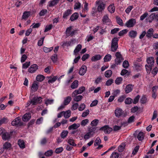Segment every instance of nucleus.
Masks as SVG:
<instances>
[{"instance_id": "60", "label": "nucleus", "mask_w": 158, "mask_h": 158, "mask_svg": "<svg viewBox=\"0 0 158 158\" xmlns=\"http://www.w3.org/2000/svg\"><path fill=\"white\" fill-rule=\"evenodd\" d=\"M135 118V117L133 115L130 117L127 120L128 123H130L133 122L134 121Z\"/></svg>"}, {"instance_id": "27", "label": "nucleus", "mask_w": 158, "mask_h": 158, "mask_svg": "<svg viewBox=\"0 0 158 158\" xmlns=\"http://www.w3.org/2000/svg\"><path fill=\"white\" fill-rule=\"evenodd\" d=\"M102 21L104 24L109 22L110 21V19L109 18L107 15H104L102 19Z\"/></svg>"}, {"instance_id": "7", "label": "nucleus", "mask_w": 158, "mask_h": 158, "mask_svg": "<svg viewBox=\"0 0 158 158\" xmlns=\"http://www.w3.org/2000/svg\"><path fill=\"white\" fill-rule=\"evenodd\" d=\"M96 3L99 4L97 8L98 11L99 12H102L105 9V7L106 4L103 2H96Z\"/></svg>"}, {"instance_id": "15", "label": "nucleus", "mask_w": 158, "mask_h": 158, "mask_svg": "<svg viewBox=\"0 0 158 158\" xmlns=\"http://www.w3.org/2000/svg\"><path fill=\"white\" fill-rule=\"evenodd\" d=\"M154 32L153 29L151 28L149 29L146 34V37L148 38H151L153 35Z\"/></svg>"}, {"instance_id": "31", "label": "nucleus", "mask_w": 158, "mask_h": 158, "mask_svg": "<svg viewBox=\"0 0 158 158\" xmlns=\"http://www.w3.org/2000/svg\"><path fill=\"white\" fill-rule=\"evenodd\" d=\"M72 98L71 97L68 96L65 98L64 100V103L65 105H68L71 101Z\"/></svg>"}, {"instance_id": "36", "label": "nucleus", "mask_w": 158, "mask_h": 158, "mask_svg": "<svg viewBox=\"0 0 158 158\" xmlns=\"http://www.w3.org/2000/svg\"><path fill=\"white\" fill-rule=\"evenodd\" d=\"M48 78H50V79H49L48 81V83L50 84V83H52L55 82L57 80V77L56 76L52 78H51V77L50 76V77H48Z\"/></svg>"}, {"instance_id": "22", "label": "nucleus", "mask_w": 158, "mask_h": 158, "mask_svg": "<svg viewBox=\"0 0 158 158\" xmlns=\"http://www.w3.org/2000/svg\"><path fill=\"white\" fill-rule=\"evenodd\" d=\"M102 58V56L99 54L93 56L91 59L92 61H95L100 60Z\"/></svg>"}, {"instance_id": "32", "label": "nucleus", "mask_w": 158, "mask_h": 158, "mask_svg": "<svg viewBox=\"0 0 158 158\" xmlns=\"http://www.w3.org/2000/svg\"><path fill=\"white\" fill-rule=\"evenodd\" d=\"M115 7L114 5H110L108 8V11L111 13H113L115 10Z\"/></svg>"}, {"instance_id": "64", "label": "nucleus", "mask_w": 158, "mask_h": 158, "mask_svg": "<svg viewBox=\"0 0 158 158\" xmlns=\"http://www.w3.org/2000/svg\"><path fill=\"white\" fill-rule=\"evenodd\" d=\"M126 98V96L125 95H122L118 99V101L119 102H121L124 101Z\"/></svg>"}, {"instance_id": "13", "label": "nucleus", "mask_w": 158, "mask_h": 158, "mask_svg": "<svg viewBox=\"0 0 158 158\" xmlns=\"http://www.w3.org/2000/svg\"><path fill=\"white\" fill-rule=\"evenodd\" d=\"M87 70V67L85 65H82L80 68L79 74L81 75H83L85 73Z\"/></svg>"}, {"instance_id": "47", "label": "nucleus", "mask_w": 158, "mask_h": 158, "mask_svg": "<svg viewBox=\"0 0 158 158\" xmlns=\"http://www.w3.org/2000/svg\"><path fill=\"white\" fill-rule=\"evenodd\" d=\"M101 143V141L99 137H97L95 141L94 145L95 146H97Z\"/></svg>"}, {"instance_id": "5", "label": "nucleus", "mask_w": 158, "mask_h": 158, "mask_svg": "<svg viewBox=\"0 0 158 158\" xmlns=\"http://www.w3.org/2000/svg\"><path fill=\"white\" fill-rule=\"evenodd\" d=\"M42 98L41 97H34L31 100V102L32 103V105H35L38 104L42 102Z\"/></svg>"}, {"instance_id": "6", "label": "nucleus", "mask_w": 158, "mask_h": 158, "mask_svg": "<svg viewBox=\"0 0 158 158\" xmlns=\"http://www.w3.org/2000/svg\"><path fill=\"white\" fill-rule=\"evenodd\" d=\"M115 116L118 117H124L126 116V114L124 113V111L120 109L116 110L115 111Z\"/></svg>"}, {"instance_id": "3", "label": "nucleus", "mask_w": 158, "mask_h": 158, "mask_svg": "<svg viewBox=\"0 0 158 158\" xmlns=\"http://www.w3.org/2000/svg\"><path fill=\"white\" fill-rule=\"evenodd\" d=\"M116 58L115 59V62L116 64H120L121 63L123 60L124 59L120 52H117L115 54Z\"/></svg>"}, {"instance_id": "2", "label": "nucleus", "mask_w": 158, "mask_h": 158, "mask_svg": "<svg viewBox=\"0 0 158 158\" xmlns=\"http://www.w3.org/2000/svg\"><path fill=\"white\" fill-rule=\"evenodd\" d=\"M11 125L13 126H21L23 125V123L21 121L19 117H18L14 119L11 123Z\"/></svg>"}, {"instance_id": "44", "label": "nucleus", "mask_w": 158, "mask_h": 158, "mask_svg": "<svg viewBox=\"0 0 158 158\" xmlns=\"http://www.w3.org/2000/svg\"><path fill=\"white\" fill-rule=\"evenodd\" d=\"M11 146V144L8 142H6L4 144L3 146V148L4 149L7 150L9 148H10Z\"/></svg>"}, {"instance_id": "29", "label": "nucleus", "mask_w": 158, "mask_h": 158, "mask_svg": "<svg viewBox=\"0 0 158 158\" xmlns=\"http://www.w3.org/2000/svg\"><path fill=\"white\" fill-rule=\"evenodd\" d=\"M30 12L25 11L23 13L22 19H26L30 16Z\"/></svg>"}, {"instance_id": "43", "label": "nucleus", "mask_w": 158, "mask_h": 158, "mask_svg": "<svg viewBox=\"0 0 158 158\" xmlns=\"http://www.w3.org/2000/svg\"><path fill=\"white\" fill-rule=\"evenodd\" d=\"M72 27L70 26L67 27L65 31V33L67 36L68 37L70 35V33L71 31Z\"/></svg>"}, {"instance_id": "25", "label": "nucleus", "mask_w": 158, "mask_h": 158, "mask_svg": "<svg viewBox=\"0 0 158 158\" xmlns=\"http://www.w3.org/2000/svg\"><path fill=\"white\" fill-rule=\"evenodd\" d=\"M45 78V77L42 75H38L36 77V80L39 82L43 81Z\"/></svg>"}, {"instance_id": "18", "label": "nucleus", "mask_w": 158, "mask_h": 158, "mask_svg": "<svg viewBox=\"0 0 158 158\" xmlns=\"http://www.w3.org/2000/svg\"><path fill=\"white\" fill-rule=\"evenodd\" d=\"M72 10L71 9H68L64 13L63 18L64 19H67V17L72 14Z\"/></svg>"}, {"instance_id": "41", "label": "nucleus", "mask_w": 158, "mask_h": 158, "mask_svg": "<svg viewBox=\"0 0 158 158\" xmlns=\"http://www.w3.org/2000/svg\"><path fill=\"white\" fill-rule=\"evenodd\" d=\"M53 153V151L52 150H50L46 152L44 155L46 156H50L52 155Z\"/></svg>"}, {"instance_id": "50", "label": "nucleus", "mask_w": 158, "mask_h": 158, "mask_svg": "<svg viewBox=\"0 0 158 158\" xmlns=\"http://www.w3.org/2000/svg\"><path fill=\"white\" fill-rule=\"evenodd\" d=\"M125 146V144L124 143H123L120 145L118 147V150L120 152H122L124 149V147Z\"/></svg>"}, {"instance_id": "34", "label": "nucleus", "mask_w": 158, "mask_h": 158, "mask_svg": "<svg viewBox=\"0 0 158 158\" xmlns=\"http://www.w3.org/2000/svg\"><path fill=\"white\" fill-rule=\"evenodd\" d=\"M153 66V65H151L150 64H149V65H148L147 64L145 65V67L146 70L148 73H150L152 69V67Z\"/></svg>"}, {"instance_id": "9", "label": "nucleus", "mask_w": 158, "mask_h": 158, "mask_svg": "<svg viewBox=\"0 0 158 158\" xmlns=\"http://www.w3.org/2000/svg\"><path fill=\"white\" fill-rule=\"evenodd\" d=\"M100 130H103L105 133L109 134L112 131V128L106 125L101 127Z\"/></svg>"}, {"instance_id": "24", "label": "nucleus", "mask_w": 158, "mask_h": 158, "mask_svg": "<svg viewBox=\"0 0 158 158\" xmlns=\"http://www.w3.org/2000/svg\"><path fill=\"white\" fill-rule=\"evenodd\" d=\"M80 126V124L74 123L69 127V130L76 129Z\"/></svg>"}, {"instance_id": "35", "label": "nucleus", "mask_w": 158, "mask_h": 158, "mask_svg": "<svg viewBox=\"0 0 158 158\" xmlns=\"http://www.w3.org/2000/svg\"><path fill=\"white\" fill-rule=\"evenodd\" d=\"M63 115L64 117L66 118H68L71 115V111L70 110H68L66 112L64 111Z\"/></svg>"}, {"instance_id": "10", "label": "nucleus", "mask_w": 158, "mask_h": 158, "mask_svg": "<svg viewBox=\"0 0 158 158\" xmlns=\"http://www.w3.org/2000/svg\"><path fill=\"white\" fill-rule=\"evenodd\" d=\"M13 133V131H10V132H4V134L2 135V139L4 140H7L9 139Z\"/></svg>"}, {"instance_id": "38", "label": "nucleus", "mask_w": 158, "mask_h": 158, "mask_svg": "<svg viewBox=\"0 0 158 158\" xmlns=\"http://www.w3.org/2000/svg\"><path fill=\"white\" fill-rule=\"evenodd\" d=\"M112 74V72L110 70L106 71L105 73V75L106 77H110Z\"/></svg>"}, {"instance_id": "23", "label": "nucleus", "mask_w": 158, "mask_h": 158, "mask_svg": "<svg viewBox=\"0 0 158 158\" xmlns=\"http://www.w3.org/2000/svg\"><path fill=\"white\" fill-rule=\"evenodd\" d=\"M78 85V81L76 80L73 81L71 85V87L72 89H75L77 88Z\"/></svg>"}, {"instance_id": "61", "label": "nucleus", "mask_w": 158, "mask_h": 158, "mask_svg": "<svg viewBox=\"0 0 158 158\" xmlns=\"http://www.w3.org/2000/svg\"><path fill=\"white\" fill-rule=\"evenodd\" d=\"M63 150V148L62 147L58 148L56 149L55 152L56 154H59Z\"/></svg>"}, {"instance_id": "39", "label": "nucleus", "mask_w": 158, "mask_h": 158, "mask_svg": "<svg viewBox=\"0 0 158 158\" xmlns=\"http://www.w3.org/2000/svg\"><path fill=\"white\" fill-rule=\"evenodd\" d=\"M111 58V56L110 54L106 55L104 58V61L106 62L110 61Z\"/></svg>"}, {"instance_id": "11", "label": "nucleus", "mask_w": 158, "mask_h": 158, "mask_svg": "<svg viewBox=\"0 0 158 158\" xmlns=\"http://www.w3.org/2000/svg\"><path fill=\"white\" fill-rule=\"evenodd\" d=\"M38 65L36 64H33L30 66L28 69V71L30 73H33L38 69Z\"/></svg>"}, {"instance_id": "14", "label": "nucleus", "mask_w": 158, "mask_h": 158, "mask_svg": "<svg viewBox=\"0 0 158 158\" xmlns=\"http://www.w3.org/2000/svg\"><path fill=\"white\" fill-rule=\"evenodd\" d=\"M134 85L129 84L126 85L125 88V91L126 94H128L131 92L133 89Z\"/></svg>"}, {"instance_id": "53", "label": "nucleus", "mask_w": 158, "mask_h": 158, "mask_svg": "<svg viewBox=\"0 0 158 158\" xmlns=\"http://www.w3.org/2000/svg\"><path fill=\"white\" fill-rule=\"evenodd\" d=\"M122 80L123 79L121 77H118L115 80V83L117 85H119L121 83Z\"/></svg>"}, {"instance_id": "40", "label": "nucleus", "mask_w": 158, "mask_h": 158, "mask_svg": "<svg viewBox=\"0 0 158 158\" xmlns=\"http://www.w3.org/2000/svg\"><path fill=\"white\" fill-rule=\"evenodd\" d=\"M73 42V40H71V41H66L63 43V44L61 45V46L64 48L66 46H69L71 45V43Z\"/></svg>"}, {"instance_id": "4", "label": "nucleus", "mask_w": 158, "mask_h": 158, "mask_svg": "<svg viewBox=\"0 0 158 158\" xmlns=\"http://www.w3.org/2000/svg\"><path fill=\"white\" fill-rule=\"evenodd\" d=\"M136 20L135 19H131L127 21L125 26L127 27L130 28L133 27L136 23Z\"/></svg>"}, {"instance_id": "59", "label": "nucleus", "mask_w": 158, "mask_h": 158, "mask_svg": "<svg viewBox=\"0 0 158 158\" xmlns=\"http://www.w3.org/2000/svg\"><path fill=\"white\" fill-rule=\"evenodd\" d=\"M139 146H137L135 148H134V149L133 150L132 154L133 155H135L136 153L138 152V151L139 149Z\"/></svg>"}, {"instance_id": "33", "label": "nucleus", "mask_w": 158, "mask_h": 158, "mask_svg": "<svg viewBox=\"0 0 158 158\" xmlns=\"http://www.w3.org/2000/svg\"><path fill=\"white\" fill-rule=\"evenodd\" d=\"M82 46L81 44H79L76 47L74 51V54L76 55V53H78L81 49Z\"/></svg>"}, {"instance_id": "45", "label": "nucleus", "mask_w": 158, "mask_h": 158, "mask_svg": "<svg viewBox=\"0 0 158 158\" xmlns=\"http://www.w3.org/2000/svg\"><path fill=\"white\" fill-rule=\"evenodd\" d=\"M116 21L117 23L121 26H123V23L122 20L119 17H116Z\"/></svg>"}, {"instance_id": "57", "label": "nucleus", "mask_w": 158, "mask_h": 158, "mask_svg": "<svg viewBox=\"0 0 158 158\" xmlns=\"http://www.w3.org/2000/svg\"><path fill=\"white\" fill-rule=\"evenodd\" d=\"M140 102L141 103L144 104L145 103L147 102V98L144 95H143L141 99H140Z\"/></svg>"}, {"instance_id": "55", "label": "nucleus", "mask_w": 158, "mask_h": 158, "mask_svg": "<svg viewBox=\"0 0 158 158\" xmlns=\"http://www.w3.org/2000/svg\"><path fill=\"white\" fill-rule=\"evenodd\" d=\"M132 101V99L131 98H127L126 99L124 102L126 104H130L131 103Z\"/></svg>"}, {"instance_id": "1", "label": "nucleus", "mask_w": 158, "mask_h": 158, "mask_svg": "<svg viewBox=\"0 0 158 158\" xmlns=\"http://www.w3.org/2000/svg\"><path fill=\"white\" fill-rule=\"evenodd\" d=\"M118 39L117 37H114L112 39L111 46V51L114 52L117 50L118 47Z\"/></svg>"}, {"instance_id": "48", "label": "nucleus", "mask_w": 158, "mask_h": 158, "mask_svg": "<svg viewBox=\"0 0 158 158\" xmlns=\"http://www.w3.org/2000/svg\"><path fill=\"white\" fill-rule=\"evenodd\" d=\"M53 49V47H51L50 48H47L46 47H44L43 48V50L44 52L46 53H48L51 52Z\"/></svg>"}, {"instance_id": "62", "label": "nucleus", "mask_w": 158, "mask_h": 158, "mask_svg": "<svg viewBox=\"0 0 158 158\" xmlns=\"http://www.w3.org/2000/svg\"><path fill=\"white\" fill-rule=\"evenodd\" d=\"M90 55L88 54H85L82 57L81 59L83 61H85L86 59H88Z\"/></svg>"}, {"instance_id": "54", "label": "nucleus", "mask_w": 158, "mask_h": 158, "mask_svg": "<svg viewBox=\"0 0 158 158\" xmlns=\"http://www.w3.org/2000/svg\"><path fill=\"white\" fill-rule=\"evenodd\" d=\"M83 98V97L81 95H79L75 97L74 99V100L76 102H79Z\"/></svg>"}, {"instance_id": "30", "label": "nucleus", "mask_w": 158, "mask_h": 158, "mask_svg": "<svg viewBox=\"0 0 158 158\" xmlns=\"http://www.w3.org/2000/svg\"><path fill=\"white\" fill-rule=\"evenodd\" d=\"M144 138V134L143 132H140L138 135L137 138L139 141L142 140Z\"/></svg>"}, {"instance_id": "17", "label": "nucleus", "mask_w": 158, "mask_h": 158, "mask_svg": "<svg viewBox=\"0 0 158 158\" xmlns=\"http://www.w3.org/2000/svg\"><path fill=\"white\" fill-rule=\"evenodd\" d=\"M79 17V15L78 13L76 12L74 13L70 17V20L73 21L77 19Z\"/></svg>"}, {"instance_id": "28", "label": "nucleus", "mask_w": 158, "mask_h": 158, "mask_svg": "<svg viewBox=\"0 0 158 158\" xmlns=\"http://www.w3.org/2000/svg\"><path fill=\"white\" fill-rule=\"evenodd\" d=\"M59 0H53L52 1H50L49 2V7H52L56 5L59 2Z\"/></svg>"}, {"instance_id": "19", "label": "nucleus", "mask_w": 158, "mask_h": 158, "mask_svg": "<svg viewBox=\"0 0 158 158\" xmlns=\"http://www.w3.org/2000/svg\"><path fill=\"white\" fill-rule=\"evenodd\" d=\"M134 65L135 69L137 71H141L142 69V65L141 64L136 63L134 64Z\"/></svg>"}, {"instance_id": "12", "label": "nucleus", "mask_w": 158, "mask_h": 158, "mask_svg": "<svg viewBox=\"0 0 158 158\" xmlns=\"http://www.w3.org/2000/svg\"><path fill=\"white\" fill-rule=\"evenodd\" d=\"M31 114L30 113H26L23 116V120L25 122H27L31 118Z\"/></svg>"}, {"instance_id": "21", "label": "nucleus", "mask_w": 158, "mask_h": 158, "mask_svg": "<svg viewBox=\"0 0 158 158\" xmlns=\"http://www.w3.org/2000/svg\"><path fill=\"white\" fill-rule=\"evenodd\" d=\"M36 82L34 81L32 84L31 89L34 92L36 91L38 88V84L36 83Z\"/></svg>"}, {"instance_id": "42", "label": "nucleus", "mask_w": 158, "mask_h": 158, "mask_svg": "<svg viewBox=\"0 0 158 158\" xmlns=\"http://www.w3.org/2000/svg\"><path fill=\"white\" fill-rule=\"evenodd\" d=\"M8 119L7 118H3L0 120V126L2 124L7 123L8 122Z\"/></svg>"}, {"instance_id": "26", "label": "nucleus", "mask_w": 158, "mask_h": 158, "mask_svg": "<svg viewBox=\"0 0 158 158\" xmlns=\"http://www.w3.org/2000/svg\"><path fill=\"white\" fill-rule=\"evenodd\" d=\"M18 144L19 146V147L23 149L25 148V147L24 142L22 140L19 139L18 140Z\"/></svg>"}, {"instance_id": "20", "label": "nucleus", "mask_w": 158, "mask_h": 158, "mask_svg": "<svg viewBox=\"0 0 158 158\" xmlns=\"http://www.w3.org/2000/svg\"><path fill=\"white\" fill-rule=\"evenodd\" d=\"M147 61L148 64L153 65L154 63V57H151L147 58Z\"/></svg>"}, {"instance_id": "8", "label": "nucleus", "mask_w": 158, "mask_h": 158, "mask_svg": "<svg viewBox=\"0 0 158 158\" xmlns=\"http://www.w3.org/2000/svg\"><path fill=\"white\" fill-rule=\"evenodd\" d=\"M148 19L150 23L152 22V21L154 19H156L158 21V14H156L155 13H152L149 16Z\"/></svg>"}, {"instance_id": "56", "label": "nucleus", "mask_w": 158, "mask_h": 158, "mask_svg": "<svg viewBox=\"0 0 158 158\" xmlns=\"http://www.w3.org/2000/svg\"><path fill=\"white\" fill-rule=\"evenodd\" d=\"M127 31L128 30L127 29H124L119 32L118 35L120 36H122L124 34H126Z\"/></svg>"}, {"instance_id": "51", "label": "nucleus", "mask_w": 158, "mask_h": 158, "mask_svg": "<svg viewBox=\"0 0 158 158\" xmlns=\"http://www.w3.org/2000/svg\"><path fill=\"white\" fill-rule=\"evenodd\" d=\"M118 154L116 152H113L110 156V158H118Z\"/></svg>"}, {"instance_id": "52", "label": "nucleus", "mask_w": 158, "mask_h": 158, "mask_svg": "<svg viewBox=\"0 0 158 158\" xmlns=\"http://www.w3.org/2000/svg\"><path fill=\"white\" fill-rule=\"evenodd\" d=\"M99 122V120L97 119L93 120L90 123V125L92 126H96Z\"/></svg>"}, {"instance_id": "63", "label": "nucleus", "mask_w": 158, "mask_h": 158, "mask_svg": "<svg viewBox=\"0 0 158 158\" xmlns=\"http://www.w3.org/2000/svg\"><path fill=\"white\" fill-rule=\"evenodd\" d=\"M51 59L54 63L56 62L57 61V54H55L53 56H51Z\"/></svg>"}, {"instance_id": "58", "label": "nucleus", "mask_w": 158, "mask_h": 158, "mask_svg": "<svg viewBox=\"0 0 158 158\" xmlns=\"http://www.w3.org/2000/svg\"><path fill=\"white\" fill-rule=\"evenodd\" d=\"M129 65L128 62L126 60H125L123 63V67L127 69L128 68Z\"/></svg>"}, {"instance_id": "46", "label": "nucleus", "mask_w": 158, "mask_h": 158, "mask_svg": "<svg viewBox=\"0 0 158 158\" xmlns=\"http://www.w3.org/2000/svg\"><path fill=\"white\" fill-rule=\"evenodd\" d=\"M67 142L70 145L73 146H76V144L75 143L74 140L73 139H69L68 140Z\"/></svg>"}, {"instance_id": "37", "label": "nucleus", "mask_w": 158, "mask_h": 158, "mask_svg": "<svg viewBox=\"0 0 158 158\" xmlns=\"http://www.w3.org/2000/svg\"><path fill=\"white\" fill-rule=\"evenodd\" d=\"M68 131H63L61 133L60 136L61 138L64 139L66 137L68 134Z\"/></svg>"}, {"instance_id": "49", "label": "nucleus", "mask_w": 158, "mask_h": 158, "mask_svg": "<svg viewBox=\"0 0 158 158\" xmlns=\"http://www.w3.org/2000/svg\"><path fill=\"white\" fill-rule=\"evenodd\" d=\"M89 122V120L88 119H86L82 120L81 123V125L82 126H85Z\"/></svg>"}, {"instance_id": "16", "label": "nucleus", "mask_w": 158, "mask_h": 158, "mask_svg": "<svg viewBox=\"0 0 158 158\" xmlns=\"http://www.w3.org/2000/svg\"><path fill=\"white\" fill-rule=\"evenodd\" d=\"M137 31L133 30L131 31L128 33L129 36L132 39L135 38L137 36Z\"/></svg>"}]
</instances>
